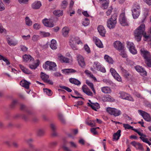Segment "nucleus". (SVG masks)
Returning a JSON list of instances; mask_svg holds the SVG:
<instances>
[{
    "label": "nucleus",
    "mask_w": 151,
    "mask_h": 151,
    "mask_svg": "<svg viewBox=\"0 0 151 151\" xmlns=\"http://www.w3.org/2000/svg\"><path fill=\"white\" fill-rule=\"evenodd\" d=\"M145 25L142 24L136 29L134 32V36L135 39L138 42L140 41L141 39L142 36L144 37V40L145 41H151V36L149 34V35H147L145 31Z\"/></svg>",
    "instance_id": "1"
},
{
    "label": "nucleus",
    "mask_w": 151,
    "mask_h": 151,
    "mask_svg": "<svg viewBox=\"0 0 151 151\" xmlns=\"http://www.w3.org/2000/svg\"><path fill=\"white\" fill-rule=\"evenodd\" d=\"M117 16L114 14L108 19L107 22V26L110 29H113L115 27L117 23Z\"/></svg>",
    "instance_id": "2"
},
{
    "label": "nucleus",
    "mask_w": 151,
    "mask_h": 151,
    "mask_svg": "<svg viewBox=\"0 0 151 151\" xmlns=\"http://www.w3.org/2000/svg\"><path fill=\"white\" fill-rule=\"evenodd\" d=\"M56 65L55 63L49 61H47L43 65L44 69L51 71L56 70Z\"/></svg>",
    "instance_id": "3"
},
{
    "label": "nucleus",
    "mask_w": 151,
    "mask_h": 151,
    "mask_svg": "<svg viewBox=\"0 0 151 151\" xmlns=\"http://www.w3.org/2000/svg\"><path fill=\"white\" fill-rule=\"evenodd\" d=\"M106 111L110 114L113 115L115 116H119L121 114V112L120 110L111 107L107 108Z\"/></svg>",
    "instance_id": "4"
},
{
    "label": "nucleus",
    "mask_w": 151,
    "mask_h": 151,
    "mask_svg": "<svg viewBox=\"0 0 151 151\" xmlns=\"http://www.w3.org/2000/svg\"><path fill=\"white\" fill-rule=\"evenodd\" d=\"M119 94L120 95V98L122 99L131 101H134L133 98L129 94L123 91L120 92Z\"/></svg>",
    "instance_id": "5"
},
{
    "label": "nucleus",
    "mask_w": 151,
    "mask_h": 151,
    "mask_svg": "<svg viewBox=\"0 0 151 151\" xmlns=\"http://www.w3.org/2000/svg\"><path fill=\"white\" fill-rule=\"evenodd\" d=\"M119 20L120 24L123 26H128L129 25L124 13L121 14L119 17Z\"/></svg>",
    "instance_id": "6"
},
{
    "label": "nucleus",
    "mask_w": 151,
    "mask_h": 151,
    "mask_svg": "<svg viewBox=\"0 0 151 151\" xmlns=\"http://www.w3.org/2000/svg\"><path fill=\"white\" fill-rule=\"evenodd\" d=\"M138 112L146 121L148 122L151 121V117L149 114L141 110H139Z\"/></svg>",
    "instance_id": "7"
},
{
    "label": "nucleus",
    "mask_w": 151,
    "mask_h": 151,
    "mask_svg": "<svg viewBox=\"0 0 151 151\" xmlns=\"http://www.w3.org/2000/svg\"><path fill=\"white\" fill-rule=\"evenodd\" d=\"M127 47L129 49L131 53L133 54H135L137 53V51L133 43L127 42Z\"/></svg>",
    "instance_id": "8"
},
{
    "label": "nucleus",
    "mask_w": 151,
    "mask_h": 151,
    "mask_svg": "<svg viewBox=\"0 0 151 151\" xmlns=\"http://www.w3.org/2000/svg\"><path fill=\"white\" fill-rule=\"evenodd\" d=\"M93 67L96 70H99L102 72L105 73L106 72L105 68L103 67H102L101 64L98 62H94Z\"/></svg>",
    "instance_id": "9"
},
{
    "label": "nucleus",
    "mask_w": 151,
    "mask_h": 151,
    "mask_svg": "<svg viewBox=\"0 0 151 151\" xmlns=\"http://www.w3.org/2000/svg\"><path fill=\"white\" fill-rule=\"evenodd\" d=\"M42 22L45 26L52 27L54 26V24L50 19H44L42 20Z\"/></svg>",
    "instance_id": "10"
},
{
    "label": "nucleus",
    "mask_w": 151,
    "mask_h": 151,
    "mask_svg": "<svg viewBox=\"0 0 151 151\" xmlns=\"http://www.w3.org/2000/svg\"><path fill=\"white\" fill-rule=\"evenodd\" d=\"M113 45L114 48L119 51H120L121 50H122L124 48L122 44L119 41L115 42L114 43Z\"/></svg>",
    "instance_id": "11"
},
{
    "label": "nucleus",
    "mask_w": 151,
    "mask_h": 151,
    "mask_svg": "<svg viewBox=\"0 0 151 151\" xmlns=\"http://www.w3.org/2000/svg\"><path fill=\"white\" fill-rule=\"evenodd\" d=\"M134 68L137 72L140 73L141 75L143 76H147L146 71L142 67L139 65H137L134 66Z\"/></svg>",
    "instance_id": "12"
},
{
    "label": "nucleus",
    "mask_w": 151,
    "mask_h": 151,
    "mask_svg": "<svg viewBox=\"0 0 151 151\" xmlns=\"http://www.w3.org/2000/svg\"><path fill=\"white\" fill-rule=\"evenodd\" d=\"M77 60L79 65L82 68H84L85 65V62L83 57L80 55H77Z\"/></svg>",
    "instance_id": "13"
},
{
    "label": "nucleus",
    "mask_w": 151,
    "mask_h": 151,
    "mask_svg": "<svg viewBox=\"0 0 151 151\" xmlns=\"http://www.w3.org/2000/svg\"><path fill=\"white\" fill-rule=\"evenodd\" d=\"M141 54L144 58L145 60L151 57L150 53L144 49H141L140 50Z\"/></svg>",
    "instance_id": "14"
},
{
    "label": "nucleus",
    "mask_w": 151,
    "mask_h": 151,
    "mask_svg": "<svg viewBox=\"0 0 151 151\" xmlns=\"http://www.w3.org/2000/svg\"><path fill=\"white\" fill-rule=\"evenodd\" d=\"M89 101L90 103H87L88 105L91 107L93 109L96 111L97 109H98L100 108L99 105L98 103H93L90 100H89Z\"/></svg>",
    "instance_id": "15"
},
{
    "label": "nucleus",
    "mask_w": 151,
    "mask_h": 151,
    "mask_svg": "<svg viewBox=\"0 0 151 151\" xmlns=\"http://www.w3.org/2000/svg\"><path fill=\"white\" fill-rule=\"evenodd\" d=\"M97 29L98 32L101 36L102 37L105 36L106 31L104 27L103 26H99L97 28Z\"/></svg>",
    "instance_id": "16"
},
{
    "label": "nucleus",
    "mask_w": 151,
    "mask_h": 151,
    "mask_svg": "<svg viewBox=\"0 0 151 151\" xmlns=\"http://www.w3.org/2000/svg\"><path fill=\"white\" fill-rule=\"evenodd\" d=\"M93 40L97 47L100 48L103 47V45L101 41L98 38L96 37H94L93 38Z\"/></svg>",
    "instance_id": "17"
},
{
    "label": "nucleus",
    "mask_w": 151,
    "mask_h": 151,
    "mask_svg": "<svg viewBox=\"0 0 151 151\" xmlns=\"http://www.w3.org/2000/svg\"><path fill=\"white\" fill-rule=\"evenodd\" d=\"M7 41L8 44L10 46H14L17 43V42L15 41L13 38L9 37L7 38Z\"/></svg>",
    "instance_id": "18"
},
{
    "label": "nucleus",
    "mask_w": 151,
    "mask_h": 151,
    "mask_svg": "<svg viewBox=\"0 0 151 151\" xmlns=\"http://www.w3.org/2000/svg\"><path fill=\"white\" fill-rule=\"evenodd\" d=\"M70 31V29L67 27H64L62 30V34L64 37H67Z\"/></svg>",
    "instance_id": "19"
},
{
    "label": "nucleus",
    "mask_w": 151,
    "mask_h": 151,
    "mask_svg": "<svg viewBox=\"0 0 151 151\" xmlns=\"http://www.w3.org/2000/svg\"><path fill=\"white\" fill-rule=\"evenodd\" d=\"M42 6L41 2L40 1H35L32 5V8L34 9H39Z\"/></svg>",
    "instance_id": "20"
},
{
    "label": "nucleus",
    "mask_w": 151,
    "mask_h": 151,
    "mask_svg": "<svg viewBox=\"0 0 151 151\" xmlns=\"http://www.w3.org/2000/svg\"><path fill=\"white\" fill-rule=\"evenodd\" d=\"M132 16L134 19H137L139 16L140 13V9H137L136 10L135 9H134L133 10H132Z\"/></svg>",
    "instance_id": "21"
},
{
    "label": "nucleus",
    "mask_w": 151,
    "mask_h": 151,
    "mask_svg": "<svg viewBox=\"0 0 151 151\" xmlns=\"http://www.w3.org/2000/svg\"><path fill=\"white\" fill-rule=\"evenodd\" d=\"M58 59L62 62L68 63L69 62L68 58H65L61 55V54L58 55Z\"/></svg>",
    "instance_id": "22"
},
{
    "label": "nucleus",
    "mask_w": 151,
    "mask_h": 151,
    "mask_svg": "<svg viewBox=\"0 0 151 151\" xmlns=\"http://www.w3.org/2000/svg\"><path fill=\"white\" fill-rule=\"evenodd\" d=\"M103 100L104 101L114 102L115 101V99L109 95L103 97Z\"/></svg>",
    "instance_id": "23"
},
{
    "label": "nucleus",
    "mask_w": 151,
    "mask_h": 151,
    "mask_svg": "<svg viewBox=\"0 0 151 151\" xmlns=\"http://www.w3.org/2000/svg\"><path fill=\"white\" fill-rule=\"evenodd\" d=\"M121 130L119 129L116 133L114 134L113 139V141L115 140H117L119 139V137L121 136Z\"/></svg>",
    "instance_id": "24"
},
{
    "label": "nucleus",
    "mask_w": 151,
    "mask_h": 151,
    "mask_svg": "<svg viewBox=\"0 0 151 151\" xmlns=\"http://www.w3.org/2000/svg\"><path fill=\"white\" fill-rule=\"evenodd\" d=\"M120 69L123 76L127 78H128L130 75L129 73L122 67H120Z\"/></svg>",
    "instance_id": "25"
},
{
    "label": "nucleus",
    "mask_w": 151,
    "mask_h": 151,
    "mask_svg": "<svg viewBox=\"0 0 151 151\" xmlns=\"http://www.w3.org/2000/svg\"><path fill=\"white\" fill-rule=\"evenodd\" d=\"M19 67L22 71L25 74H32V73L28 69L24 67L22 65H19Z\"/></svg>",
    "instance_id": "26"
},
{
    "label": "nucleus",
    "mask_w": 151,
    "mask_h": 151,
    "mask_svg": "<svg viewBox=\"0 0 151 151\" xmlns=\"http://www.w3.org/2000/svg\"><path fill=\"white\" fill-rule=\"evenodd\" d=\"M69 81L70 83L77 86L81 84V82L79 80L74 78H70L69 79Z\"/></svg>",
    "instance_id": "27"
},
{
    "label": "nucleus",
    "mask_w": 151,
    "mask_h": 151,
    "mask_svg": "<svg viewBox=\"0 0 151 151\" xmlns=\"http://www.w3.org/2000/svg\"><path fill=\"white\" fill-rule=\"evenodd\" d=\"M101 90L102 92L105 93H109L111 92V90L110 88L107 86L101 88Z\"/></svg>",
    "instance_id": "28"
},
{
    "label": "nucleus",
    "mask_w": 151,
    "mask_h": 151,
    "mask_svg": "<svg viewBox=\"0 0 151 151\" xmlns=\"http://www.w3.org/2000/svg\"><path fill=\"white\" fill-rule=\"evenodd\" d=\"M100 1H102V7L104 9H106L109 5V0H99Z\"/></svg>",
    "instance_id": "29"
},
{
    "label": "nucleus",
    "mask_w": 151,
    "mask_h": 151,
    "mask_svg": "<svg viewBox=\"0 0 151 151\" xmlns=\"http://www.w3.org/2000/svg\"><path fill=\"white\" fill-rule=\"evenodd\" d=\"M50 46L51 48L53 50H55L57 48L56 41L55 40H52L51 41Z\"/></svg>",
    "instance_id": "30"
},
{
    "label": "nucleus",
    "mask_w": 151,
    "mask_h": 151,
    "mask_svg": "<svg viewBox=\"0 0 151 151\" xmlns=\"http://www.w3.org/2000/svg\"><path fill=\"white\" fill-rule=\"evenodd\" d=\"M20 84L21 85H22V86L28 89L29 88V85L30 83L26 81H21Z\"/></svg>",
    "instance_id": "31"
},
{
    "label": "nucleus",
    "mask_w": 151,
    "mask_h": 151,
    "mask_svg": "<svg viewBox=\"0 0 151 151\" xmlns=\"http://www.w3.org/2000/svg\"><path fill=\"white\" fill-rule=\"evenodd\" d=\"M23 59L26 61H30L33 60L34 59L29 55H25L23 56Z\"/></svg>",
    "instance_id": "32"
},
{
    "label": "nucleus",
    "mask_w": 151,
    "mask_h": 151,
    "mask_svg": "<svg viewBox=\"0 0 151 151\" xmlns=\"http://www.w3.org/2000/svg\"><path fill=\"white\" fill-rule=\"evenodd\" d=\"M53 14L56 16H62L63 14V11L60 10H55L53 12Z\"/></svg>",
    "instance_id": "33"
},
{
    "label": "nucleus",
    "mask_w": 151,
    "mask_h": 151,
    "mask_svg": "<svg viewBox=\"0 0 151 151\" xmlns=\"http://www.w3.org/2000/svg\"><path fill=\"white\" fill-rule=\"evenodd\" d=\"M62 70L65 74L69 73H74L76 71V70L72 69H65Z\"/></svg>",
    "instance_id": "34"
},
{
    "label": "nucleus",
    "mask_w": 151,
    "mask_h": 151,
    "mask_svg": "<svg viewBox=\"0 0 151 151\" xmlns=\"http://www.w3.org/2000/svg\"><path fill=\"white\" fill-rule=\"evenodd\" d=\"M45 132V131L44 129L40 128L37 130V134L39 136H41L44 134Z\"/></svg>",
    "instance_id": "35"
},
{
    "label": "nucleus",
    "mask_w": 151,
    "mask_h": 151,
    "mask_svg": "<svg viewBox=\"0 0 151 151\" xmlns=\"http://www.w3.org/2000/svg\"><path fill=\"white\" fill-rule=\"evenodd\" d=\"M86 83L90 87L93 92L95 94L96 91L94 88L93 83L88 80H86Z\"/></svg>",
    "instance_id": "36"
},
{
    "label": "nucleus",
    "mask_w": 151,
    "mask_h": 151,
    "mask_svg": "<svg viewBox=\"0 0 151 151\" xmlns=\"http://www.w3.org/2000/svg\"><path fill=\"white\" fill-rule=\"evenodd\" d=\"M25 20L26 24L30 26L32 24V22L28 17H26L25 18Z\"/></svg>",
    "instance_id": "37"
},
{
    "label": "nucleus",
    "mask_w": 151,
    "mask_h": 151,
    "mask_svg": "<svg viewBox=\"0 0 151 151\" xmlns=\"http://www.w3.org/2000/svg\"><path fill=\"white\" fill-rule=\"evenodd\" d=\"M40 77L41 79L44 81H45L49 78V76L48 75H46L43 72L41 73Z\"/></svg>",
    "instance_id": "38"
},
{
    "label": "nucleus",
    "mask_w": 151,
    "mask_h": 151,
    "mask_svg": "<svg viewBox=\"0 0 151 151\" xmlns=\"http://www.w3.org/2000/svg\"><path fill=\"white\" fill-rule=\"evenodd\" d=\"M69 43V45L75 44L76 43H77L78 44H79L80 43H81L82 42L80 41H79L78 42H76V41L75 40V38L73 37L71 38L70 40Z\"/></svg>",
    "instance_id": "39"
},
{
    "label": "nucleus",
    "mask_w": 151,
    "mask_h": 151,
    "mask_svg": "<svg viewBox=\"0 0 151 151\" xmlns=\"http://www.w3.org/2000/svg\"><path fill=\"white\" fill-rule=\"evenodd\" d=\"M120 53V55H121L123 58H126L127 56L126 53V52L125 51V49L123 48L122 50H121L120 51H119Z\"/></svg>",
    "instance_id": "40"
},
{
    "label": "nucleus",
    "mask_w": 151,
    "mask_h": 151,
    "mask_svg": "<svg viewBox=\"0 0 151 151\" xmlns=\"http://www.w3.org/2000/svg\"><path fill=\"white\" fill-rule=\"evenodd\" d=\"M145 61L148 67H151V57L145 60Z\"/></svg>",
    "instance_id": "41"
},
{
    "label": "nucleus",
    "mask_w": 151,
    "mask_h": 151,
    "mask_svg": "<svg viewBox=\"0 0 151 151\" xmlns=\"http://www.w3.org/2000/svg\"><path fill=\"white\" fill-rule=\"evenodd\" d=\"M104 58L109 63H112L113 60L112 58L107 55L104 56Z\"/></svg>",
    "instance_id": "42"
},
{
    "label": "nucleus",
    "mask_w": 151,
    "mask_h": 151,
    "mask_svg": "<svg viewBox=\"0 0 151 151\" xmlns=\"http://www.w3.org/2000/svg\"><path fill=\"white\" fill-rule=\"evenodd\" d=\"M43 89L44 93H45L48 96H51L52 95V92L50 89L47 88H43Z\"/></svg>",
    "instance_id": "43"
},
{
    "label": "nucleus",
    "mask_w": 151,
    "mask_h": 151,
    "mask_svg": "<svg viewBox=\"0 0 151 151\" xmlns=\"http://www.w3.org/2000/svg\"><path fill=\"white\" fill-rule=\"evenodd\" d=\"M90 23V21L88 19L86 18L82 22V24L84 26L88 25Z\"/></svg>",
    "instance_id": "44"
},
{
    "label": "nucleus",
    "mask_w": 151,
    "mask_h": 151,
    "mask_svg": "<svg viewBox=\"0 0 151 151\" xmlns=\"http://www.w3.org/2000/svg\"><path fill=\"white\" fill-rule=\"evenodd\" d=\"M68 3L66 1L64 0L62 1L61 5V7L63 9H65L68 5Z\"/></svg>",
    "instance_id": "45"
},
{
    "label": "nucleus",
    "mask_w": 151,
    "mask_h": 151,
    "mask_svg": "<svg viewBox=\"0 0 151 151\" xmlns=\"http://www.w3.org/2000/svg\"><path fill=\"white\" fill-rule=\"evenodd\" d=\"M30 148L32 151H41L40 148L35 147L33 145H30Z\"/></svg>",
    "instance_id": "46"
},
{
    "label": "nucleus",
    "mask_w": 151,
    "mask_h": 151,
    "mask_svg": "<svg viewBox=\"0 0 151 151\" xmlns=\"http://www.w3.org/2000/svg\"><path fill=\"white\" fill-rule=\"evenodd\" d=\"M103 81L104 83H106L108 85H111L113 83L112 81L108 79H104Z\"/></svg>",
    "instance_id": "47"
},
{
    "label": "nucleus",
    "mask_w": 151,
    "mask_h": 151,
    "mask_svg": "<svg viewBox=\"0 0 151 151\" xmlns=\"http://www.w3.org/2000/svg\"><path fill=\"white\" fill-rule=\"evenodd\" d=\"M134 9H135V10H137L138 9H140V7L137 3H134L132 9V10H133Z\"/></svg>",
    "instance_id": "48"
},
{
    "label": "nucleus",
    "mask_w": 151,
    "mask_h": 151,
    "mask_svg": "<svg viewBox=\"0 0 151 151\" xmlns=\"http://www.w3.org/2000/svg\"><path fill=\"white\" fill-rule=\"evenodd\" d=\"M115 76L114 77L116 80L118 81L121 82L122 81V79L118 73H116V74L114 75Z\"/></svg>",
    "instance_id": "49"
},
{
    "label": "nucleus",
    "mask_w": 151,
    "mask_h": 151,
    "mask_svg": "<svg viewBox=\"0 0 151 151\" xmlns=\"http://www.w3.org/2000/svg\"><path fill=\"white\" fill-rule=\"evenodd\" d=\"M58 117L59 119L62 123H65V121L62 114H59L58 115Z\"/></svg>",
    "instance_id": "50"
},
{
    "label": "nucleus",
    "mask_w": 151,
    "mask_h": 151,
    "mask_svg": "<svg viewBox=\"0 0 151 151\" xmlns=\"http://www.w3.org/2000/svg\"><path fill=\"white\" fill-rule=\"evenodd\" d=\"M60 87L61 88L65 89V90H66L67 91L69 92H70L72 91V90L69 88L64 86H60Z\"/></svg>",
    "instance_id": "51"
},
{
    "label": "nucleus",
    "mask_w": 151,
    "mask_h": 151,
    "mask_svg": "<svg viewBox=\"0 0 151 151\" xmlns=\"http://www.w3.org/2000/svg\"><path fill=\"white\" fill-rule=\"evenodd\" d=\"M40 35L43 37H46L50 36V33L49 32H41L40 33Z\"/></svg>",
    "instance_id": "52"
},
{
    "label": "nucleus",
    "mask_w": 151,
    "mask_h": 151,
    "mask_svg": "<svg viewBox=\"0 0 151 151\" xmlns=\"http://www.w3.org/2000/svg\"><path fill=\"white\" fill-rule=\"evenodd\" d=\"M89 89L86 85H83L82 87V90L83 92L86 93Z\"/></svg>",
    "instance_id": "53"
},
{
    "label": "nucleus",
    "mask_w": 151,
    "mask_h": 151,
    "mask_svg": "<svg viewBox=\"0 0 151 151\" xmlns=\"http://www.w3.org/2000/svg\"><path fill=\"white\" fill-rule=\"evenodd\" d=\"M123 127L125 129H130L133 128V127L128 124H123Z\"/></svg>",
    "instance_id": "54"
},
{
    "label": "nucleus",
    "mask_w": 151,
    "mask_h": 151,
    "mask_svg": "<svg viewBox=\"0 0 151 151\" xmlns=\"http://www.w3.org/2000/svg\"><path fill=\"white\" fill-rule=\"evenodd\" d=\"M110 72L111 73L112 75L113 76V77L114 76H115V75H115V74H116V73H118L116 72V71L113 68H111V69H110Z\"/></svg>",
    "instance_id": "55"
},
{
    "label": "nucleus",
    "mask_w": 151,
    "mask_h": 151,
    "mask_svg": "<svg viewBox=\"0 0 151 151\" xmlns=\"http://www.w3.org/2000/svg\"><path fill=\"white\" fill-rule=\"evenodd\" d=\"M34 141L33 139L32 138H30L27 139L26 140V142L29 145V147H30V145H32L31 143L32 142Z\"/></svg>",
    "instance_id": "56"
},
{
    "label": "nucleus",
    "mask_w": 151,
    "mask_h": 151,
    "mask_svg": "<svg viewBox=\"0 0 151 151\" xmlns=\"http://www.w3.org/2000/svg\"><path fill=\"white\" fill-rule=\"evenodd\" d=\"M137 148H136L137 149H139L140 150H143V148L142 145L138 142L137 145Z\"/></svg>",
    "instance_id": "57"
},
{
    "label": "nucleus",
    "mask_w": 151,
    "mask_h": 151,
    "mask_svg": "<svg viewBox=\"0 0 151 151\" xmlns=\"http://www.w3.org/2000/svg\"><path fill=\"white\" fill-rule=\"evenodd\" d=\"M32 39L34 42L37 41L39 39V36L37 35H34L33 36Z\"/></svg>",
    "instance_id": "58"
},
{
    "label": "nucleus",
    "mask_w": 151,
    "mask_h": 151,
    "mask_svg": "<svg viewBox=\"0 0 151 151\" xmlns=\"http://www.w3.org/2000/svg\"><path fill=\"white\" fill-rule=\"evenodd\" d=\"M20 47L22 51L26 52L28 48L24 45H20Z\"/></svg>",
    "instance_id": "59"
},
{
    "label": "nucleus",
    "mask_w": 151,
    "mask_h": 151,
    "mask_svg": "<svg viewBox=\"0 0 151 151\" xmlns=\"http://www.w3.org/2000/svg\"><path fill=\"white\" fill-rule=\"evenodd\" d=\"M33 27L34 29L38 30L40 28V26L38 23H35L33 25Z\"/></svg>",
    "instance_id": "60"
},
{
    "label": "nucleus",
    "mask_w": 151,
    "mask_h": 151,
    "mask_svg": "<svg viewBox=\"0 0 151 151\" xmlns=\"http://www.w3.org/2000/svg\"><path fill=\"white\" fill-rule=\"evenodd\" d=\"M84 48L85 50L88 53H89L90 52V50L89 47L86 44L84 46Z\"/></svg>",
    "instance_id": "61"
},
{
    "label": "nucleus",
    "mask_w": 151,
    "mask_h": 151,
    "mask_svg": "<svg viewBox=\"0 0 151 151\" xmlns=\"http://www.w3.org/2000/svg\"><path fill=\"white\" fill-rule=\"evenodd\" d=\"M91 131L93 135H96L98 134V132L96 130V128H92L91 129Z\"/></svg>",
    "instance_id": "62"
},
{
    "label": "nucleus",
    "mask_w": 151,
    "mask_h": 151,
    "mask_svg": "<svg viewBox=\"0 0 151 151\" xmlns=\"http://www.w3.org/2000/svg\"><path fill=\"white\" fill-rule=\"evenodd\" d=\"M17 100H14L11 104V107L13 108L17 103Z\"/></svg>",
    "instance_id": "63"
},
{
    "label": "nucleus",
    "mask_w": 151,
    "mask_h": 151,
    "mask_svg": "<svg viewBox=\"0 0 151 151\" xmlns=\"http://www.w3.org/2000/svg\"><path fill=\"white\" fill-rule=\"evenodd\" d=\"M62 147L63 150L65 151H71L68 147H66L65 145L62 146Z\"/></svg>",
    "instance_id": "64"
}]
</instances>
